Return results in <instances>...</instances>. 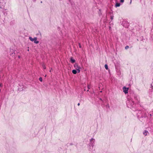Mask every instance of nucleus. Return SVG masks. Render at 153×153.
<instances>
[{"label":"nucleus","instance_id":"1","mask_svg":"<svg viewBox=\"0 0 153 153\" xmlns=\"http://www.w3.org/2000/svg\"><path fill=\"white\" fill-rule=\"evenodd\" d=\"M95 141V139L92 138L90 140V143L89 145L90 149H92L93 148L94 145Z\"/></svg>","mask_w":153,"mask_h":153},{"label":"nucleus","instance_id":"2","mask_svg":"<svg viewBox=\"0 0 153 153\" xmlns=\"http://www.w3.org/2000/svg\"><path fill=\"white\" fill-rule=\"evenodd\" d=\"M29 39L32 42H34V43L36 44H38L39 43V41L37 40L36 37L33 38L31 37H30Z\"/></svg>","mask_w":153,"mask_h":153},{"label":"nucleus","instance_id":"3","mask_svg":"<svg viewBox=\"0 0 153 153\" xmlns=\"http://www.w3.org/2000/svg\"><path fill=\"white\" fill-rule=\"evenodd\" d=\"M74 66L76 70L77 71L78 73H79L80 72V67L76 63L74 64Z\"/></svg>","mask_w":153,"mask_h":153},{"label":"nucleus","instance_id":"4","mask_svg":"<svg viewBox=\"0 0 153 153\" xmlns=\"http://www.w3.org/2000/svg\"><path fill=\"white\" fill-rule=\"evenodd\" d=\"M5 4V0H0V7L1 8V6L4 7Z\"/></svg>","mask_w":153,"mask_h":153},{"label":"nucleus","instance_id":"5","mask_svg":"<svg viewBox=\"0 0 153 153\" xmlns=\"http://www.w3.org/2000/svg\"><path fill=\"white\" fill-rule=\"evenodd\" d=\"M123 92L125 94H126L128 93V88H126V87H124L123 88Z\"/></svg>","mask_w":153,"mask_h":153},{"label":"nucleus","instance_id":"6","mask_svg":"<svg viewBox=\"0 0 153 153\" xmlns=\"http://www.w3.org/2000/svg\"><path fill=\"white\" fill-rule=\"evenodd\" d=\"M71 62L73 63L75 62V60L73 59L72 57H71L70 58Z\"/></svg>","mask_w":153,"mask_h":153},{"label":"nucleus","instance_id":"7","mask_svg":"<svg viewBox=\"0 0 153 153\" xmlns=\"http://www.w3.org/2000/svg\"><path fill=\"white\" fill-rule=\"evenodd\" d=\"M149 133V132L145 130L144 132H143V134L145 136H146L147 135V134Z\"/></svg>","mask_w":153,"mask_h":153},{"label":"nucleus","instance_id":"8","mask_svg":"<svg viewBox=\"0 0 153 153\" xmlns=\"http://www.w3.org/2000/svg\"><path fill=\"white\" fill-rule=\"evenodd\" d=\"M72 73L74 74H76L77 73V71L76 70L74 69L72 70Z\"/></svg>","mask_w":153,"mask_h":153},{"label":"nucleus","instance_id":"9","mask_svg":"<svg viewBox=\"0 0 153 153\" xmlns=\"http://www.w3.org/2000/svg\"><path fill=\"white\" fill-rule=\"evenodd\" d=\"M120 5V3H117L116 4L115 7H119Z\"/></svg>","mask_w":153,"mask_h":153},{"label":"nucleus","instance_id":"10","mask_svg":"<svg viewBox=\"0 0 153 153\" xmlns=\"http://www.w3.org/2000/svg\"><path fill=\"white\" fill-rule=\"evenodd\" d=\"M105 68L107 70L108 69V65L107 64H105Z\"/></svg>","mask_w":153,"mask_h":153},{"label":"nucleus","instance_id":"11","mask_svg":"<svg viewBox=\"0 0 153 153\" xmlns=\"http://www.w3.org/2000/svg\"><path fill=\"white\" fill-rule=\"evenodd\" d=\"M39 80L41 81V82H42V77H40L39 78Z\"/></svg>","mask_w":153,"mask_h":153},{"label":"nucleus","instance_id":"12","mask_svg":"<svg viewBox=\"0 0 153 153\" xmlns=\"http://www.w3.org/2000/svg\"><path fill=\"white\" fill-rule=\"evenodd\" d=\"M151 88L152 89H153V82L151 84Z\"/></svg>","mask_w":153,"mask_h":153},{"label":"nucleus","instance_id":"13","mask_svg":"<svg viewBox=\"0 0 153 153\" xmlns=\"http://www.w3.org/2000/svg\"><path fill=\"white\" fill-rule=\"evenodd\" d=\"M42 66L44 69H45L46 68V67L45 65H43Z\"/></svg>","mask_w":153,"mask_h":153},{"label":"nucleus","instance_id":"14","mask_svg":"<svg viewBox=\"0 0 153 153\" xmlns=\"http://www.w3.org/2000/svg\"><path fill=\"white\" fill-rule=\"evenodd\" d=\"M129 48V46H126L125 48L126 49H128V48Z\"/></svg>","mask_w":153,"mask_h":153},{"label":"nucleus","instance_id":"15","mask_svg":"<svg viewBox=\"0 0 153 153\" xmlns=\"http://www.w3.org/2000/svg\"><path fill=\"white\" fill-rule=\"evenodd\" d=\"M79 47L80 48H81V45L80 44V43H79Z\"/></svg>","mask_w":153,"mask_h":153},{"label":"nucleus","instance_id":"16","mask_svg":"<svg viewBox=\"0 0 153 153\" xmlns=\"http://www.w3.org/2000/svg\"><path fill=\"white\" fill-rule=\"evenodd\" d=\"M129 102H131L132 106L134 104V103L132 101H129Z\"/></svg>","mask_w":153,"mask_h":153},{"label":"nucleus","instance_id":"17","mask_svg":"<svg viewBox=\"0 0 153 153\" xmlns=\"http://www.w3.org/2000/svg\"><path fill=\"white\" fill-rule=\"evenodd\" d=\"M120 1L121 2L123 3V2H124V0H120Z\"/></svg>","mask_w":153,"mask_h":153},{"label":"nucleus","instance_id":"18","mask_svg":"<svg viewBox=\"0 0 153 153\" xmlns=\"http://www.w3.org/2000/svg\"><path fill=\"white\" fill-rule=\"evenodd\" d=\"M113 19V16H111V19L112 20Z\"/></svg>","mask_w":153,"mask_h":153},{"label":"nucleus","instance_id":"19","mask_svg":"<svg viewBox=\"0 0 153 153\" xmlns=\"http://www.w3.org/2000/svg\"><path fill=\"white\" fill-rule=\"evenodd\" d=\"M88 89H90V86L88 85Z\"/></svg>","mask_w":153,"mask_h":153},{"label":"nucleus","instance_id":"20","mask_svg":"<svg viewBox=\"0 0 153 153\" xmlns=\"http://www.w3.org/2000/svg\"><path fill=\"white\" fill-rule=\"evenodd\" d=\"M77 105H78V106L79 105H80V103H78V104Z\"/></svg>","mask_w":153,"mask_h":153},{"label":"nucleus","instance_id":"21","mask_svg":"<svg viewBox=\"0 0 153 153\" xmlns=\"http://www.w3.org/2000/svg\"><path fill=\"white\" fill-rule=\"evenodd\" d=\"M20 56H18V58H20Z\"/></svg>","mask_w":153,"mask_h":153},{"label":"nucleus","instance_id":"22","mask_svg":"<svg viewBox=\"0 0 153 153\" xmlns=\"http://www.w3.org/2000/svg\"><path fill=\"white\" fill-rule=\"evenodd\" d=\"M33 1H35L36 0H33Z\"/></svg>","mask_w":153,"mask_h":153},{"label":"nucleus","instance_id":"23","mask_svg":"<svg viewBox=\"0 0 153 153\" xmlns=\"http://www.w3.org/2000/svg\"><path fill=\"white\" fill-rule=\"evenodd\" d=\"M131 1H130V3H131Z\"/></svg>","mask_w":153,"mask_h":153},{"label":"nucleus","instance_id":"24","mask_svg":"<svg viewBox=\"0 0 153 153\" xmlns=\"http://www.w3.org/2000/svg\"><path fill=\"white\" fill-rule=\"evenodd\" d=\"M27 51H29V49H28V50H27Z\"/></svg>","mask_w":153,"mask_h":153},{"label":"nucleus","instance_id":"25","mask_svg":"<svg viewBox=\"0 0 153 153\" xmlns=\"http://www.w3.org/2000/svg\"><path fill=\"white\" fill-rule=\"evenodd\" d=\"M41 3H42V1H41Z\"/></svg>","mask_w":153,"mask_h":153}]
</instances>
